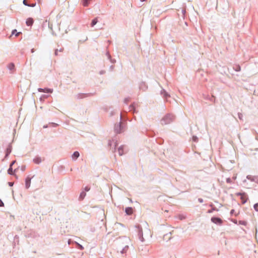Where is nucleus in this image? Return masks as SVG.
Instances as JSON below:
<instances>
[{
	"label": "nucleus",
	"instance_id": "obj_36",
	"mask_svg": "<svg viewBox=\"0 0 258 258\" xmlns=\"http://www.w3.org/2000/svg\"><path fill=\"white\" fill-rule=\"evenodd\" d=\"M130 98L129 97L128 98H125L124 99V102L126 104H127V103L130 101Z\"/></svg>",
	"mask_w": 258,
	"mask_h": 258
},
{
	"label": "nucleus",
	"instance_id": "obj_44",
	"mask_svg": "<svg viewBox=\"0 0 258 258\" xmlns=\"http://www.w3.org/2000/svg\"><path fill=\"white\" fill-rule=\"evenodd\" d=\"M198 201H199L200 203H203V201H203V199H202V198H199V199H198Z\"/></svg>",
	"mask_w": 258,
	"mask_h": 258
},
{
	"label": "nucleus",
	"instance_id": "obj_21",
	"mask_svg": "<svg viewBox=\"0 0 258 258\" xmlns=\"http://www.w3.org/2000/svg\"><path fill=\"white\" fill-rule=\"evenodd\" d=\"M171 234H172V233L170 232L168 234H165L163 236L164 240H166V241H168L169 240H170L171 238V236H169V235H171Z\"/></svg>",
	"mask_w": 258,
	"mask_h": 258
},
{
	"label": "nucleus",
	"instance_id": "obj_41",
	"mask_svg": "<svg viewBox=\"0 0 258 258\" xmlns=\"http://www.w3.org/2000/svg\"><path fill=\"white\" fill-rule=\"evenodd\" d=\"M4 204L3 202L0 199V207H4Z\"/></svg>",
	"mask_w": 258,
	"mask_h": 258
},
{
	"label": "nucleus",
	"instance_id": "obj_39",
	"mask_svg": "<svg viewBox=\"0 0 258 258\" xmlns=\"http://www.w3.org/2000/svg\"><path fill=\"white\" fill-rule=\"evenodd\" d=\"M50 123L52 125L53 127H56V126H57L58 125V124L56 123L51 122Z\"/></svg>",
	"mask_w": 258,
	"mask_h": 258
},
{
	"label": "nucleus",
	"instance_id": "obj_47",
	"mask_svg": "<svg viewBox=\"0 0 258 258\" xmlns=\"http://www.w3.org/2000/svg\"><path fill=\"white\" fill-rule=\"evenodd\" d=\"M113 69V66H110V68H109L110 71H112Z\"/></svg>",
	"mask_w": 258,
	"mask_h": 258
},
{
	"label": "nucleus",
	"instance_id": "obj_3",
	"mask_svg": "<svg viewBox=\"0 0 258 258\" xmlns=\"http://www.w3.org/2000/svg\"><path fill=\"white\" fill-rule=\"evenodd\" d=\"M122 115L121 113L120 114V121L119 123L115 124L114 126V130L116 134H120L124 132L125 130V125H123L122 122Z\"/></svg>",
	"mask_w": 258,
	"mask_h": 258
},
{
	"label": "nucleus",
	"instance_id": "obj_12",
	"mask_svg": "<svg viewBox=\"0 0 258 258\" xmlns=\"http://www.w3.org/2000/svg\"><path fill=\"white\" fill-rule=\"evenodd\" d=\"M33 161L34 163L36 164H39L41 163L42 161V158L39 156H35L33 159Z\"/></svg>",
	"mask_w": 258,
	"mask_h": 258
},
{
	"label": "nucleus",
	"instance_id": "obj_56",
	"mask_svg": "<svg viewBox=\"0 0 258 258\" xmlns=\"http://www.w3.org/2000/svg\"><path fill=\"white\" fill-rule=\"evenodd\" d=\"M233 179H236V177H233Z\"/></svg>",
	"mask_w": 258,
	"mask_h": 258
},
{
	"label": "nucleus",
	"instance_id": "obj_42",
	"mask_svg": "<svg viewBox=\"0 0 258 258\" xmlns=\"http://www.w3.org/2000/svg\"><path fill=\"white\" fill-rule=\"evenodd\" d=\"M15 162H16V161H12L10 165V167H12V166L15 163Z\"/></svg>",
	"mask_w": 258,
	"mask_h": 258
},
{
	"label": "nucleus",
	"instance_id": "obj_1",
	"mask_svg": "<svg viewBox=\"0 0 258 258\" xmlns=\"http://www.w3.org/2000/svg\"><path fill=\"white\" fill-rule=\"evenodd\" d=\"M117 241L119 245L124 246L123 248L120 251V253L121 254L125 253L128 249V244L130 243V239L126 236H124L122 238H119Z\"/></svg>",
	"mask_w": 258,
	"mask_h": 258
},
{
	"label": "nucleus",
	"instance_id": "obj_18",
	"mask_svg": "<svg viewBox=\"0 0 258 258\" xmlns=\"http://www.w3.org/2000/svg\"><path fill=\"white\" fill-rule=\"evenodd\" d=\"M139 88L140 90L145 91L147 89V86L144 82H142L140 85Z\"/></svg>",
	"mask_w": 258,
	"mask_h": 258
},
{
	"label": "nucleus",
	"instance_id": "obj_46",
	"mask_svg": "<svg viewBox=\"0 0 258 258\" xmlns=\"http://www.w3.org/2000/svg\"><path fill=\"white\" fill-rule=\"evenodd\" d=\"M234 212H235V210L234 209L231 210L230 211V214L232 215V214H234Z\"/></svg>",
	"mask_w": 258,
	"mask_h": 258
},
{
	"label": "nucleus",
	"instance_id": "obj_45",
	"mask_svg": "<svg viewBox=\"0 0 258 258\" xmlns=\"http://www.w3.org/2000/svg\"><path fill=\"white\" fill-rule=\"evenodd\" d=\"M23 4L26 6H29V5L27 3V0H24Z\"/></svg>",
	"mask_w": 258,
	"mask_h": 258
},
{
	"label": "nucleus",
	"instance_id": "obj_50",
	"mask_svg": "<svg viewBox=\"0 0 258 258\" xmlns=\"http://www.w3.org/2000/svg\"><path fill=\"white\" fill-rule=\"evenodd\" d=\"M114 114V112L113 111H111L110 113V114L111 116L113 115Z\"/></svg>",
	"mask_w": 258,
	"mask_h": 258
},
{
	"label": "nucleus",
	"instance_id": "obj_38",
	"mask_svg": "<svg viewBox=\"0 0 258 258\" xmlns=\"http://www.w3.org/2000/svg\"><path fill=\"white\" fill-rule=\"evenodd\" d=\"M226 182L228 183H232V180L230 178H227L226 179Z\"/></svg>",
	"mask_w": 258,
	"mask_h": 258
},
{
	"label": "nucleus",
	"instance_id": "obj_30",
	"mask_svg": "<svg viewBox=\"0 0 258 258\" xmlns=\"http://www.w3.org/2000/svg\"><path fill=\"white\" fill-rule=\"evenodd\" d=\"M246 222L243 220H240L239 221V224L242 225H246Z\"/></svg>",
	"mask_w": 258,
	"mask_h": 258
},
{
	"label": "nucleus",
	"instance_id": "obj_4",
	"mask_svg": "<svg viewBox=\"0 0 258 258\" xmlns=\"http://www.w3.org/2000/svg\"><path fill=\"white\" fill-rule=\"evenodd\" d=\"M108 145L110 147L112 152H115L116 148L117 146V141L114 139L109 140L108 143Z\"/></svg>",
	"mask_w": 258,
	"mask_h": 258
},
{
	"label": "nucleus",
	"instance_id": "obj_31",
	"mask_svg": "<svg viewBox=\"0 0 258 258\" xmlns=\"http://www.w3.org/2000/svg\"><path fill=\"white\" fill-rule=\"evenodd\" d=\"M12 33V35L15 34L16 35V36H18L20 33V32H17V30H13Z\"/></svg>",
	"mask_w": 258,
	"mask_h": 258
},
{
	"label": "nucleus",
	"instance_id": "obj_52",
	"mask_svg": "<svg viewBox=\"0 0 258 258\" xmlns=\"http://www.w3.org/2000/svg\"><path fill=\"white\" fill-rule=\"evenodd\" d=\"M47 127H48V125H44L43 126V128H47Z\"/></svg>",
	"mask_w": 258,
	"mask_h": 258
},
{
	"label": "nucleus",
	"instance_id": "obj_34",
	"mask_svg": "<svg viewBox=\"0 0 258 258\" xmlns=\"http://www.w3.org/2000/svg\"><path fill=\"white\" fill-rule=\"evenodd\" d=\"M236 195L237 196H240L242 197V196H245V192H243V193H241V192H237L236 193Z\"/></svg>",
	"mask_w": 258,
	"mask_h": 258
},
{
	"label": "nucleus",
	"instance_id": "obj_28",
	"mask_svg": "<svg viewBox=\"0 0 258 258\" xmlns=\"http://www.w3.org/2000/svg\"><path fill=\"white\" fill-rule=\"evenodd\" d=\"M97 22L98 21L97 18H95L94 19H93L91 24V26H94L95 25L97 24Z\"/></svg>",
	"mask_w": 258,
	"mask_h": 258
},
{
	"label": "nucleus",
	"instance_id": "obj_49",
	"mask_svg": "<svg viewBox=\"0 0 258 258\" xmlns=\"http://www.w3.org/2000/svg\"><path fill=\"white\" fill-rule=\"evenodd\" d=\"M105 73V72L104 71H101L100 72V75H102V74H104Z\"/></svg>",
	"mask_w": 258,
	"mask_h": 258
},
{
	"label": "nucleus",
	"instance_id": "obj_2",
	"mask_svg": "<svg viewBox=\"0 0 258 258\" xmlns=\"http://www.w3.org/2000/svg\"><path fill=\"white\" fill-rule=\"evenodd\" d=\"M175 119V116L173 113H167L161 119L160 124L162 125L170 124L174 121Z\"/></svg>",
	"mask_w": 258,
	"mask_h": 258
},
{
	"label": "nucleus",
	"instance_id": "obj_48",
	"mask_svg": "<svg viewBox=\"0 0 258 258\" xmlns=\"http://www.w3.org/2000/svg\"><path fill=\"white\" fill-rule=\"evenodd\" d=\"M78 245H79L80 249H83V247L82 245H80L79 244H78Z\"/></svg>",
	"mask_w": 258,
	"mask_h": 258
},
{
	"label": "nucleus",
	"instance_id": "obj_59",
	"mask_svg": "<svg viewBox=\"0 0 258 258\" xmlns=\"http://www.w3.org/2000/svg\"><path fill=\"white\" fill-rule=\"evenodd\" d=\"M181 220L182 219V217H181V218H180Z\"/></svg>",
	"mask_w": 258,
	"mask_h": 258
},
{
	"label": "nucleus",
	"instance_id": "obj_51",
	"mask_svg": "<svg viewBox=\"0 0 258 258\" xmlns=\"http://www.w3.org/2000/svg\"><path fill=\"white\" fill-rule=\"evenodd\" d=\"M232 221H233V222H234V223H236V224L237 223V221H236V220H232Z\"/></svg>",
	"mask_w": 258,
	"mask_h": 258
},
{
	"label": "nucleus",
	"instance_id": "obj_43",
	"mask_svg": "<svg viewBox=\"0 0 258 258\" xmlns=\"http://www.w3.org/2000/svg\"><path fill=\"white\" fill-rule=\"evenodd\" d=\"M8 184L10 186H12L14 185V183L12 182H9Z\"/></svg>",
	"mask_w": 258,
	"mask_h": 258
},
{
	"label": "nucleus",
	"instance_id": "obj_23",
	"mask_svg": "<svg viewBox=\"0 0 258 258\" xmlns=\"http://www.w3.org/2000/svg\"><path fill=\"white\" fill-rule=\"evenodd\" d=\"M240 199L242 201V204H244L247 202L248 199L247 197V195L245 194V196H242L240 197Z\"/></svg>",
	"mask_w": 258,
	"mask_h": 258
},
{
	"label": "nucleus",
	"instance_id": "obj_29",
	"mask_svg": "<svg viewBox=\"0 0 258 258\" xmlns=\"http://www.w3.org/2000/svg\"><path fill=\"white\" fill-rule=\"evenodd\" d=\"M8 173L10 175H13L14 172L13 171V168L11 167H10L9 168L8 170Z\"/></svg>",
	"mask_w": 258,
	"mask_h": 258
},
{
	"label": "nucleus",
	"instance_id": "obj_35",
	"mask_svg": "<svg viewBox=\"0 0 258 258\" xmlns=\"http://www.w3.org/2000/svg\"><path fill=\"white\" fill-rule=\"evenodd\" d=\"M238 116L239 119L242 120L243 115L241 113H238Z\"/></svg>",
	"mask_w": 258,
	"mask_h": 258
},
{
	"label": "nucleus",
	"instance_id": "obj_13",
	"mask_svg": "<svg viewBox=\"0 0 258 258\" xmlns=\"http://www.w3.org/2000/svg\"><path fill=\"white\" fill-rule=\"evenodd\" d=\"M91 94H83V93H79L76 96L77 99H82L85 97H87L90 96Z\"/></svg>",
	"mask_w": 258,
	"mask_h": 258
},
{
	"label": "nucleus",
	"instance_id": "obj_53",
	"mask_svg": "<svg viewBox=\"0 0 258 258\" xmlns=\"http://www.w3.org/2000/svg\"><path fill=\"white\" fill-rule=\"evenodd\" d=\"M209 206H210V207H212V208L213 207H214V206H213V205L212 204H211Z\"/></svg>",
	"mask_w": 258,
	"mask_h": 258
},
{
	"label": "nucleus",
	"instance_id": "obj_11",
	"mask_svg": "<svg viewBox=\"0 0 258 258\" xmlns=\"http://www.w3.org/2000/svg\"><path fill=\"white\" fill-rule=\"evenodd\" d=\"M246 178L251 181L257 182H258V177L248 175L246 176Z\"/></svg>",
	"mask_w": 258,
	"mask_h": 258
},
{
	"label": "nucleus",
	"instance_id": "obj_17",
	"mask_svg": "<svg viewBox=\"0 0 258 258\" xmlns=\"http://www.w3.org/2000/svg\"><path fill=\"white\" fill-rule=\"evenodd\" d=\"M125 212L128 215H131L133 213V209L132 207H127L125 208Z\"/></svg>",
	"mask_w": 258,
	"mask_h": 258
},
{
	"label": "nucleus",
	"instance_id": "obj_16",
	"mask_svg": "<svg viewBox=\"0 0 258 258\" xmlns=\"http://www.w3.org/2000/svg\"><path fill=\"white\" fill-rule=\"evenodd\" d=\"M129 111H132L133 113L137 112L135 107V103L132 104L129 107Z\"/></svg>",
	"mask_w": 258,
	"mask_h": 258
},
{
	"label": "nucleus",
	"instance_id": "obj_58",
	"mask_svg": "<svg viewBox=\"0 0 258 258\" xmlns=\"http://www.w3.org/2000/svg\"><path fill=\"white\" fill-rule=\"evenodd\" d=\"M25 168V167H24V168H22V169H24Z\"/></svg>",
	"mask_w": 258,
	"mask_h": 258
},
{
	"label": "nucleus",
	"instance_id": "obj_25",
	"mask_svg": "<svg viewBox=\"0 0 258 258\" xmlns=\"http://www.w3.org/2000/svg\"><path fill=\"white\" fill-rule=\"evenodd\" d=\"M91 0H83V5L85 7H87L88 6L89 3H90Z\"/></svg>",
	"mask_w": 258,
	"mask_h": 258
},
{
	"label": "nucleus",
	"instance_id": "obj_24",
	"mask_svg": "<svg viewBox=\"0 0 258 258\" xmlns=\"http://www.w3.org/2000/svg\"><path fill=\"white\" fill-rule=\"evenodd\" d=\"M7 68L10 73H12L15 71V66H7Z\"/></svg>",
	"mask_w": 258,
	"mask_h": 258
},
{
	"label": "nucleus",
	"instance_id": "obj_37",
	"mask_svg": "<svg viewBox=\"0 0 258 258\" xmlns=\"http://www.w3.org/2000/svg\"><path fill=\"white\" fill-rule=\"evenodd\" d=\"M84 191H85V192H86V191H89V190H90V187L89 186H86V187L84 188Z\"/></svg>",
	"mask_w": 258,
	"mask_h": 258
},
{
	"label": "nucleus",
	"instance_id": "obj_10",
	"mask_svg": "<svg viewBox=\"0 0 258 258\" xmlns=\"http://www.w3.org/2000/svg\"><path fill=\"white\" fill-rule=\"evenodd\" d=\"M38 91L40 92H45L47 93H51L53 92V89L50 88H38Z\"/></svg>",
	"mask_w": 258,
	"mask_h": 258
},
{
	"label": "nucleus",
	"instance_id": "obj_8",
	"mask_svg": "<svg viewBox=\"0 0 258 258\" xmlns=\"http://www.w3.org/2000/svg\"><path fill=\"white\" fill-rule=\"evenodd\" d=\"M12 145L10 144L8 147L6 149V155H5V158H7L9 156V155L10 154V153H11L12 152Z\"/></svg>",
	"mask_w": 258,
	"mask_h": 258
},
{
	"label": "nucleus",
	"instance_id": "obj_20",
	"mask_svg": "<svg viewBox=\"0 0 258 258\" xmlns=\"http://www.w3.org/2000/svg\"><path fill=\"white\" fill-rule=\"evenodd\" d=\"M86 195V192L84 191H82L80 193V196L79 197V200L82 201L85 197Z\"/></svg>",
	"mask_w": 258,
	"mask_h": 258
},
{
	"label": "nucleus",
	"instance_id": "obj_27",
	"mask_svg": "<svg viewBox=\"0 0 258 258\" xmlns=\"http://www.w3.org/2000/svg\"><path fill=\"white\" fill-rule=\"evenodd\" d=\"M63 50V48H60L59 49H56L55 51V54L56 55H57L58 54V52H62Z\"/></svg>",
	"mask_w": 258,
	"mask_h": 258
},
{
	"label": "nucleus",
	"instance_id": "obj_7",
	"mask_svg": "<svg viewBox=\"0 0 258 258\" xmlns=\"http://www.w3.org/2000/svg\"><path fill=\"white\" fill-rule=\"evenodd\" d=\"M211 221L218 225H221L223 223V221L221 218L216 217H212L211 218Z\"/></svg>",
	"mask_w": 258,
	"mask_h": 258
},
{
	"label": "nucleus",
	"instance_id": "obj_26",
	"mask_svg": "<svg viewBox=\"0 0 258 258\" xmlns=\"http://www.w3.org/2000/svg\"><path fill=\"white\" fill-rule=\"evenodd\" d=\"M219 211V210L217 208H216V207H213L211 209L209 210L208 211V213H211L213 211Z\"/></svg>",
	"mask_w": 258,
	"mask_h": 258
},
{
	"label": "nucleus",
	"instance_id": "obj_33",
	"mask_svg": "<svg viewBox=\"0 0 258 258\" xmlns=\"http://www.w3.org/2000/svg\"><path fill=\"white\" fill-rule=\"evenodd\" d=\"M253 208L256 211H258V203L254 205Z\"/></svg>",
	"mask_w": 258,
	"mask_h": 258
},
{
	"label": "nucleus",
	"instance_id": "obj_5",
	"mask_svg": "<svg viewBox=\"0 0 258 258\" xmlns=\"http://www.w3.org/2000/svg\"><path fill=\"white\" fill-rule=\"evenodd\" d=\"M227 69L230 74L234 75V72H238L240 71V66H229Z\"/></svg>",
	"mask_w": 258,
	"mask_h": 258
},
{
	"label": "nucleus",
	"instance_id": "obj_15",
	"mask_svg": "<svg viewBox=\"0 0 258 258\" xmlns=\"http://www.w3.org/2000/svg\"><path fill=\"white\" fill-rule=\"evenodd\" d=\"M80 156V153L78 151H75L74 152L73 155H72V158L73 160L76 161Z\"/></svg>",
	"mask_w": 258,
	"mask_h": 258
},
{
	"label": "nucleus",
	"instance_id": "obj_6",
	"mask_svg": "<svg viewBox=\"0 0 258 258\" xmlns=\"http://www.w3.org/2000/svg\"><path fill=\"white\" fill-rule=\"evenodd\" d=\"M136 227L138 229V237L139 239L142 241H144V238L143 237V233L142 229L141 228V226L140 225H138L136 226Z\"/></svg>",
	"mask_w": 258,
	"mask_h": 258
},
{
	"label": "nucleus",
	"instance_id": "obj_55",
	"mask_svg": "<svg viewBox=\"0 0 258 258\" xmlns=\"http://www.w3.org/2000/svg\"><path fill=\"white\" fill-rule=\"evenodd\" d=\"M243 183H245V182H246V179H244V180L243 181Z\"/></svg>",
	"mask_w": 258,
	"mask_h": 258
},
{
	"label": "nucleus",
	"instance_id": "obj_9",
	"mask_svg": "<svg viewBox=\"0 0 258 258\" xmlns=\"http://www.w3.org/2000/svg\"><path fill=\"white\" fill-rule=\"evenodd\" d=\"M32 177L27 176L25 179V187L27 189L29 188L31 184V180Z\"/></svg>",
	"mask_w": 258,
	"mask_h": 258
},
{
	"label": "nucleus",
	"instance_id": "obj_40",
	"mask_svg": "<svg viewBox=\"0 0 258 258\" xmlns=\"http://www.w3.org/2000/svg\"><path fill=\"white\" fill-rule=\"evenodd\" d=\"M214 96H212L211 97H209V100H210L211 101H214L215 99L214 98Z\"/></svg>",
	"mask_w": 258,
	"mask_h": 258
},
{
	"label": "nucleus",
	"instance_id": "obj_14",
	"mask_svg": "<svg viewBox=\"0 0 258 258\" xmlns=\"http://www.w3.org/2000/svg\"><path fill=\"white\" fill-rule=\"evenodd\" d=\"M160 94L166 99L170 97V95L163 89L161 91Z\"/></svg>",
	"mask_w": 258,
	"mask_h": 258
},
{
	"label": "nucleus",
	"instance_id": "obj_19",
	"mask_svg": "<svg viewBox=\"0 0 258 258\" xmlns=\"http://www.w3.org/2000/svg\"><path fill=\"white\" fill-rule=\"evenodd\" d=\"M123 148H124V146L122 145V146H120L118 148V153L119 155L122 156L124 154Z\"/></svg>",
	"mask_w": 258,
	"mask_h": 258
},
{
	"label": "nucleus",
	"instance_id": "obj_54",
	"mask_svg": "<svg viewBox=\"0 0 258 258\" xmlns=\"http://www.w3.org/2000/svg\"><path fill=\"white\" fill-rule=\"evenodd\" d=\"M209 97L210 96H207V97L205 98V99L209 100Z\"/></svg>",
	"mask_w": 258,
	"mask_h": 258
},
{
	"label": "nucleus",
	"instance_id": "obj_22",
	"mask_svg": "<svg viewBox=\"0 0 258 258\" xmlns=\"http://www.w3.org/2000/svg\"><path fill=\"white\" fill-rule=\"evenodd\" d=\"M33 23V20L32 18H28L26 20V24L27 26H31Z\"/></svg>",
	"mask_w": 258,
	"mask_h": 258
},
{
	"label": "nucleus",
	"instance_id": "obj_57",
	"mask_svg": "<svg viewBox=\"0 0 258 258\" xmlns=\"http://www.w3.org/2000/svg\"><path fill=\"white\" fill-rule=\"evenodd\" d=\"M25 168V167H24V168H22V169H24Z\"/></svg>",
	"mask_w": 258,
	"mask_h": 258
},
{
	"label": "nucleus",
	"instance_id": "obj_32",
	"mask_svg": "<svg viewBox=\"0 0 258 258\" xmlns=\"http://www.w3.org/2000/svg\"><path fill=\"white\" fill-rule=\"evenodd\" d=\"M192 139V141L195 142H197L198 141V138L197 136H194Z\"/></svg>",
	"mask_w": 258,
	"mask_h": 258
}]
</instances>
